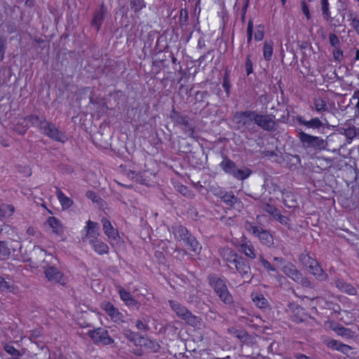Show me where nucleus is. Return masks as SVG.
I'll return each mask as SVG.
<instances>
[{"mask_svg":"<svg viewBox=\"0 0 359 359\" xmlns=\"http://www.w3.org/2000/svg\"><path fill=\"white\" fill-rule=\"evenodd\" d=\"M344 135L351 141H352L357 135V130L354 126H349L344 130Z\"/></svg>","mask_w":359,"mask_h":359,"instance_id":"nucleus-47","label":"nucleus"},{"mask_svg":"<svg viewBox=\"0 0 359 359\" xmlns=\"http://www.w3.org/2000/svg\"><path fill=\"white\" fill-rule=\"evenodd\" d=\"M290 310V318L296 323L306 320L310 316L305 309L295 303H290L288 306Z\"/></svg>","mask_w":359,"mask_h":359,"instance_id":"nucleus-13","label":"nucleus"},{"mask_svg":"<svg viewBox=\"0 0 359 359\" xmlns=\"http://www.w3.org/2000/svg\"><path fill=\"white\" fill-rule=\"evenodd\" d=\"M88 335L96 344L111 345L114 342V340L109 336L108 331L102 327L89 330Z\"/></svg>","mask_w":359,"mask_h":359,"instance_id":"nucleus-8","label":"nucleus"},{"mask_svg":"<svg viewBox=\"0 0 359 359\" xmlns=\"http://www.w3.org/2000/svg\"><path fill=\"white\" fill-rule=\"evenodd\" d=\"M263 57L269 62L271 60L273 54V41L266 40L263 43Z\"/></svg>","mask_w":359,"mask_h":359,"instance_id":"nucleus-30","label":"nucleus"},{"mask_svg":"<svg viewBox=\"0 0 359 359\" xmlns=\"http://www.w3.org/2000/svg\"><path fill=\"white\" fill-rule=\"evenodd\" d=\"M208 91H197L195 95V99L198 101L202 102L206 97H208Z\"/></svg>","mask_w":359,"mask_h":359,"instance_id":"nucleus-60","label":"nucleus"},{"mask_svg":"<svg viewBox=\"0 0 359 359\" xmlns=\"http://www.w3.org/2000/svg\"><path fill=\"white\" fill-rule=\"evenodd\" d=\"M39 130L54 141L65 143L68 140V137L63 132L58 130L53 123L46 119L41 123Z\"/></svg>","mask_w":359,"mask_h":359,"instance_id":"nucleus-5","label":"nucleus"},{"mask_svg":"<svg viewBox=\"0 0 359 359\" xmlns=\"http://www.w3.org/2000/svg\"><path fill=\"white\" fill-rule=\"evenodd\" d=\"M47 223L56 234H60L63 232V226L60 221L55 217H49L47 219Z\"/></svg>","mask_w":359,"mask_h":359,"instance_id":"nucleus-33","label":"nucleus"},{"mask_svg":"<svg viewBox=\"0 0 359 359\" xmlns=\"http://www.w3.org/2000/svg\"><path fill=\"white\" fill-rule=\"evenodd\" d=\"M245 228L248 231L257 236L262 244L270 245L273 243V238L269 231L264 230L261 226L251 223H248Z\"/></svg>","mask_w":359,"mask_h":359,"instance_id":"nucleus-9","label":"nucleus"},{"mask_svg":"<svg viewBox=\"0 0 359 359\" xmlns=\"http://www.w3.org/2000/svg\"><path fill=\"white\" fill-rule=\"evenodd\" d=\"M264 210L271 215L274 219L280 214V211L274 205L267 203L264 208Z\"/></svg>","mask_w":359,"mask_h":359,"instance_id":"nucleus-45","label":"nucleus"},{"mask_svg":"<svg viewBox=\"0 0 359 359\" xmlns=\"http://www.w3.org/2000/svg\"><path fill=\"white\" fill-rule=\"evenodd\" d=\"M296 121L299 125L304 126L309 129L318 130L323 127V123L318 117L306 121L303 116L299 115L297 116Z\"/></svg>","mask_w":359,"mask_h":359,"instance_id":"nucleus-20","label":"nucleus"},{"mask_svg":"<svg viewBox=\"0 0 359 359\" xmlns=\"http://www.w3.org/2000/svg\"><path fill=\"white\" fill-rule=\"evenodd\" d=\"M100 306L114 323L120 324L124 321L123 315L110 302L104 301Z\"/></svg>","mask_w":359,"mask_h":359,"instance_id":"nucleus-12","label":"nucleus"},{"mask_svg":"<svg viewBox=\"0 0 359 359\" xmlns=\"http://www.w3.org/2000/svg\"><path fill=\"white\" fill-rule=\"evenodd\" d=\"M208 280L210 287L213 289L220 301L227 305L233 304V297L229 292L226 281L224 279L215 274H210Z\"/></svg>","mask_w":359,"mask_h":359,"instance_id":"nucleus-1","label":"nucleus"},{"mask_svg":"<svg viewBox=\"0 0 359 359\" xmlns=\"http://www.w3.org/2000/svg\"><path fill=\"white\" fill-rule=\"evenodd\" d=\"M179 125L184 126V132L189 137H193L195 130L194 127L189 123V118L187 116H180L177 119Z\"/></svg>","mask_w":359,"mask_h":359,"instance_id":"nucleus-29","label":"nucleus"},{"mask_svg":"<svg viewBox=\"0 0 359 359\" xmlns=\"http://www.w3.org/2000/svg\"><path fill=\"white\" fill-rule=\"evenodd\" d=\"M276 220L278 221L282 224H287L289 219L288 217L283 216L281 212L278 215V216L275 219Z\"/></svg>","mask_w":359,"mask_h":359,"instance_id":"nucleus-62","label":"nucleus"},{"mask_svg":"<svg viewBox=\"0 0 359 359\" xmlns=\"http://www.w3.org/2000/svg\"><path fill=\"white\" fill-rule=\"evenodd\" d=\"M11 255V250L6 241H0V257L2 259H8Z\"/></svg>","mask_w":359,"mask_h":359,"instance_id":"nucleus-38","label":"nucleus"},{"mask_svg":"<svg viewBox=\"0 0 359 359\" xmlns=\"http://www.w3.org/2000/svg\"><path fill=\"white\" fill-rule=\"evenodd\" d=\"M233 268L236 270L237 273H238L243 278L251 279L252 273L250 264L242 256H241L236 263L232 266V269Z\"/></svg>","mask_w":359,"mask_h":359,"instance_id":"nucleus-16","label":"nucleus"},{"mask_svg":"<svg viewBox=\"0 0 359 359\" xmlns=\"http://www.w3.org/2000/svg\"><path fill=\"white\" fill-rule=\"evenodd\" d=\"M135 327L140 331L147 332L149 330V327L147 324L144 323L142 320H137L135 322Z\"/></svg>","mask_w":359,"mask_h":359,"instance_id":"nucleus-59","label":"nucleus"},{"mask_svg":"<svg viewBox=\"0 0 359 359\" xmlns=\"http://www.w3.org/2000/svg\"><path fill=\"white\" fill-rule=\"evenodd\" d=\"M255 112L254 110L236 111L234 114V121L241 127L250 128L255 124Z\"/></svg>","mask_w":359,"mask_h":359,"instance_id":"nucleus-10","label":"nucleus"},{"mask_svg":"<svg viewBox=\"0 0 359 359\" xmlns=\"http://www.w3.org/2000/svg\"><path fill=\"white\" fill-rule=\"evenodd\" d=\"M300 263L306 268L309 273L313 275L320 281L325 280L327 275L323 270L316 259L310 254H301L299 257Z\"/></svg>","mask_w":359,"mask_h":359,"instance_id":"nucleus-3","label":"nucleus"},{"mask_svg":"<svg viewBox=\"0 0 359 359\" xmlns=\"http://www.w3.org/2000/svg\"><path fill=\"white\" fill-rule=\"evenodd\" d=\"M342 344V342L336 340V339H331L327 341L326 345L328 348L335 350V351H339L340 346Z\"/></svg>","mask_w":359,"mask_h":359,"instance_id":"nucleus-52","label":"nucleus"},{"mask_svg":"<svg viewBox=\"0 0 359 359\" xmlns=\"http://www.w3.org/2000/svg\"><path fill=\"white\" fill-rule=\"evenodd\" d=\"M56 196L62 208L67 209L72 206L73 201L67 196L60 189H57Z\"/></svg>","mask_w":359,"mask_h":359,"instance_id":"nucleus-32","label":"nucleus"},{"mask_svg":"<svg viewBox=\"0 0 359 359\" xmlns=\"http://www.w3.org/2000/svg\"><path fill=\"white\" fill-rule=\"evenodd\" d=\"M253 35V22L252 20H250L247 25V42L248 44L251 43L252 41Z\"/></svg>","mask_w":359,"mask_h":359,"instance_id":"nucleus-50","label":"nucleus"},{"mask_svg":"<svg viewBox=\"0 0 359 359\" xmlns=\"http://www.w3.org/2000/svg\"><path fill=\"white\" fill-rule=\"evenodd\" d=\"M245 68L247 76L253 73V63L250 55H248L245 57Z\"/></svg>","mask_w":359,"mask_h":359,"instance_id":"nucleus-48","label":"nucleus"},{"mask_svg":"<svg viewBox=\"0 0 359 359\" xmlns=\"http://www.w3.org/2000/svg\"><path fill=\"white\" fill-rule=\"evenodd\" d=\"M333 57L334 60L340 62L343 58V51L341 49L338 48H334L332 52Z\"/></svg>","mask_w":359,"mask_h":359,"instance_id":"nucleus-57","label":"nucleus"},{"mask_svg":"<svg viewBox=\"0 0 359 359\" xmlns=\"http://www.w3.org/2000/svg\"><path fill=\"white\" fill-rule=\"evenodd\" d=\"M25 121L29 123L32 126H37L39 129V126H41V123L43 120H41L39 117L36 115H29L25 117Z\"/></svg>","mask_w":359,"mask_h":359,"instance_id":"nucleus-39","label":"nucleus"},{"mask_svg":"<svg viewBox=\"0 0 359 359\" xmlns=\"http://www.w3.org/2000/svg\"><path fill=\"white\" fill-rule=\"evenodd\" d=\"M259 101L261 103H263L264 104H267L270 102L269 97L266 93L262 94V95H259Z\"/></svg>","mask_w":359,"mask_h":359,"instance_id":"nucleus-63","label":"nucleus"},{"mask_svg":"<svg viewBox=\"0 0 359 359\" xmlns=\"http://www.w3.org/2000/svg\"><path fill=\"white\" fill-rule=\"evenodd\" d=\"M118 294L121 299L125 303H128L133 300L130 292L124 288H120L118 290Z\"/></svg>","mask_w":359,"mask_h":359,"instance_id":"nucleus-42","label":"nucleus"},{"mask_svg":"<svg viewBox=\"0 0 359 359\" xmlns=\"http://www.w3.org/2000/svg\"><path fill=\"white\" fill-rule=\"evenodd\" d=\"M180 13L179 23L182 27L185 26L189 19L188 10L187 8H181Z\"/></svg>","mask_w":359,"mask_h":359,"instance_id":"nucleus-46","label":"nucleus"},{"mask_svg":"<svg viewBox=\"0 0 359 359\" xmlns=\"http://www.w3.org/2000/svg\"><path fill=\"white\" fill-rule=\"evenodd\" d=\"M183 243L187 245L191 251L195 253H199L201 250V246L199 242L192 234L187 238L186 241L183 242Z\"/></svg>","mask_w":359,"mask_h":359,"instance_id":"nucleus-31","label":"nucleus"},{"mask_svg":"<svg viewBox=\"0 0 359 359\" xmlns=\"http://www.w3.org/2000/svg\"><path fill=\"white\" fill-rule=\"evenodd\" d=\"M29 126L27 125L24 126L19 123H16L14 126V130L16 131L20 135H24L26 133Z\"/></svg>","mask_w":359,"mask_h":359,"instance_id":"nucleus-55","label":"nucleus"},{"mask_svg":"<svg viewBox=\"0 0 359 359\" xmlns=\"http://www.w3.org/2000/svg\"><path fill=\"white\" fill-rule=\"evenodd\" d=\"M321 9L323 18L326 20H328L331 15L329 8L328 0H321Z\"/></svg>","mask_w":359,"mask_h":359,"instance_id":"nucleus-40","label":"nucleus"},{"mask_svg":"<svg viewBox=\"0 0 359 359\" xmlns=\"http://www.w3.org/2000/svg\"><path fill=\"white\" fill-rule=\"evenodd\" d=\"M15 212V208L12 205L4 204L0 207V220L6 217L11 216Z\"/></svg>","mask_w":359,"mask_h":359,"instance_id":"nucleus-34","label":"nucleus"},{"mask_svg":"<svg viewBox=\"0 0 359 359\" xmlns=\"http://www.w3.org/2000/svg\"><path fill=\"white\" fill-rule=\"evenodd\" d=\"M311 109L321 115H323L325 112L329 111V108L326 100L320 97H314L313 99V107Z\"/></svg>","mask_w":359,"mask_h":359,"instance_id":"nucleus-26","label":"nucleus"},{"mask_svg":"<svg viewBox=\"0 0 359 359\" xmlns=\"http://www.w3.org/2000/svg\"><path fill=\"white\" fill-rule=\"evenodd\" d=\"M350 26L355 30V32L359 36V20L358 19L357 16H355L354 18H351Z\"/></svg>","mask_w":359,"mask_h":359,"instance_id":"nucleus-58","label":"nucleus"},{"mask_svg":"<svg viewBox=\"0 0 359 359\" xmlns=\"http://www.w3.org/2000/svg\"><path fill=\"white\" fill-rule=\"evenodd\" d=\"M92 249L99 255H107L109 251L108 245L100 238L95 239L89 243Z\"/></svg>","mask_w":359,"mask_h":359,"instance_id":"nucleus-24","label":"nucleus"},{"mask_svg":"<svg viewBox=\"0 0 359 359\" xmlns=\"http://www.w3.org/2000/svg\"><path fill=\"white\" fill-rule=\"evenodd\" d=\"M106 13L107 9L104 3H102L100 5L99 8L93 13L90 24L92 27L96 29L97 32L100 31Z\"/></svg>","mask_w":359,"mask_h":359,"instance_id":"nucleus-19","label":"nucleus"},{"mask_svg":"<svg viewBox=\"0 0 359 359\" xmlns=\"http://www.w3.org/2000/svg\"><path fill=\"white\" fill-rule=\"evenodd\" d=\"M169 304L176 315L184 320L188 325L193 327H199L201 325V318L192 314L185 306L174 300H169Z\"/></svg>","mask_w":359,"mask_h":359,"instance_id":"nucleus-4","label":"nucleus"},{"mask_svg":"<svg viewBox=\"0 0 359 359\" xmlns=\"http://www.w3.org/2000/svg\"><path fill=\"white\" fill-rule=\"evenodd\" d=\"M177 191L180 192L184 196L188 198H192L194 196V194L191 189H189L187 186L183 184H179L175 187Z\"/></svg>","mask_w":359,"mask_h":359,"instance_id":"nucleus-41","label":"nucleus"},{"mask_svg":"<svg viewBox=\"0 0 359 359\" xmlns=\"http://www.w3.org/2000/svg\"><path fill=\"white\" fill-rule=\"evenodd\" d=\"M222 259L226 262L228 267L232 269V266L236 263L238 258L241 257L234 250L231 248H223L220 253Z\"/></svg>","mask_w":359,"mask_h":359,"instance_id":"nucleus-21","label":"nucleus"},{"mask_svg":"<svg viewBox=\"0 0 359 359\" xmlns=\"http://www.w3.org/2000/svg\"><path fill=\"white\" fill-rule=\"evenodd\" d=\"M251 297L255 305L259 309H266L269 306L268 300L261 292H253L251 294Z\"/></svg>","mask_w":359,"mask_h":359,"instance_id":"nucleus-27","label":"nucleus"},{"mask_svg":"<svg viewBox=\"0 0 359 359\" xmlns=\"http://www.w3.org/2000/svg\"><path fill=\"white\" fill-rule=\"evenodd\" d=\"M172 232L174 238L178 241L184 242L191 233L188 229L182 224H175L172 226Z\"/></svg>","mask_w":359,"mask_h":359,"instance_id":"nucleus-22","label":"nucleus"},{"mask_svg":"<svg viewBox=\"0 0 359 359\" xmlns=\"http://www.w3.org/2000/svg\"><path fill=\"white\" fill-rule=\"evenodd\" d=\"M312 302H315V304L320 308L331 310L333 309L334 313H340V306L334 305L332 302H327L323 297H311Z\"/></svg>","mask_w":359,"mask_h":359,"instance_id":"nucleus-25","label":"nucleus"},{"mask_svg":"<svg viewBox=\"0 0 359 359\" xmlns=\"http://www.w3.org/2000/svg\"><path fill=\"white\" fill-rule=\"evenodd\" d=\"M273 114H263L255 112V121L258 127L267 132H274L278 128V124Z\"/></svg>","mask_w":359,"mask_h":359,"instance_id":"nucleus-7","label":"nucleus"},{"mask_svg":"<svg viewBox=\"0 0 359 359\" xmlns=\"http://www.w3.org/2000/svg\"><path fill=\"white\" fill-rule=\"evenodd\" d=\"M130 6L134 13H137L146 7L144 0H130Z\"/></svg>","mask_w":359,"mask_h":359,"instance_id":"nucleus-37","label":"nucleus"},{"mask_svg":"<svg viewBox=\"0 0 359 359\" xmlns=\"http://www.w3.org/2000/svg\"><path fill=\"white\" fill-rule=\"evenodd\" d=\"M336 287L341 292L348 295H356L357 289L351 284L346 282L343 279L337 278L334 281Z\"/></svg>","mask_w":359,"mask_h":359,"instance_id":"nucleus-23","label":"nucleus"},{"mask_svg":"<svg viewBox=\"0 0 359 359\" xmlns=\"http://www.w3.org/2000/svg\"><path fill=\"white\" fill-rule=\"evenodd\" d=\"M298 138L304 147L320 151L325 148V141L320 137L313 136L304 131L298 133Z\"/></svg>","mask_w":359,"mask_h":359,"instance_id":"nucleus-6","label":"nucleus"},{"mask_svg":"<svg viewBox=\"0 0 359 359\" xmlns=\"http://www.w3.org/2000/svg\"><path fill=\"white\" fill-rule=\"evenodd\" d=\"M264 37V26L262 24L256 26V32L255 34V40L256 41H261Z\"/></svg>","mask_w":359,"mask_h":359,"instance_id":"nucleus-43","label":"nucleus"},{"mask_svg":"<svg viewBox=\"0 0 359 359\" xmlns=\"http://www.w3.org/2000/svg\"><path fill=\"white\" fill-rule=\"evenodd\" d=\"M352 99H357L358 101L355 104V108L357 111L359 112V89L354 92L353 95H352Z\"/></svg>","mask_w":359,"mask_h":359,"instance_id":"nucleus-64","label":"nucleus"},{"mask_svg":"<svg viewBox=\"0 0 359 359\" xmlns=\"http://www.w3.org/2000/svg\"><path fill=\"white\" fill-rule=\"evenodd\" d=\"M4 351L12 356L13 359H19L22 354L16 349L13 345L11 344H6L4 346Z\"/></svg>","mask_w":359,"mask_h":359,"instance_id":"nucleus-36","label":"nucleus"},{"mask_svg":"<svg viewBox=\"0 0 359 359\" xmlns=\"http://www.w3.org/2000/svg\"><path fill=\"white\" fill-rule=\"evenodd\" d=\"M12 286L11 284L5 280V279L0 276V291H11Z\"/></svg>","mask_w":359,"mask_h":359,"instance_id":"nucleus-56","label":"nucleus"},{"mask_svg":"<svg viewBox=\"0 0 359 359\" xmlns=\"http://www.w3.org/2000/svg\"><path fill=\"white\" fill-rule=\"evenodd\" d=\"M102 224L103 232L107 237L109 243L116 242L120 239L119 232L116 228H114L109 219L106 217H103L101 219Z\"/></svg>","mask_w":359,"mask_h":359,"instance_id":"nucleus-14","label":"nucleus"},{"mask_svg":"<svg viewBox=\"0 0 359 359\" xmlns=\"http://www.w3.org/2000/svg\"><path fill=\"white\" fill-rule=\"evenodd\" d=\"M83 229L86 231L85 237L83 238V240H86L90 243L99 238V225L97 222L90 219L88 220Z\"/></svg>","mask_w":359,"mask_h":359,"instance_id":"nucleus-17","label":"nucleus"},{"mask_svg":"<svg viewBox=\"0 0 359 359\" xmlns=\"http://www.w3.org/2000/svg\"><path fill=\"white\" fill-rule=\"evenodd\" d=\"M300 7L302 13L304 15L306 19L309 20L311 19V15L309 10V6L306 0H302L300 1Z\"/></svg>","mask_w":359,"mask_h":359,"instance_id":"nucleus-44","label":"nucleus"},{"mask_svg":"<svg viewBox=\"0 0 359 359\" xmlns=\"http://www.w3.org/2000/svg\"><path fill=\"white\" fill-rule=\"evenodd\" d=\"M219 166L224 173L241 181L246 180L252 174V170L248 168L244 167L241 169L238 168L236 163L227 156H224L223 158L222 161L219 163Z\"/></svg>","mask_w":359,"mask_h":359,"instance_id":"nucleus-2","label":"nucleus"},{"mask_svg":"<svg viewBox=\"0 0 359 359\" xmlns=\"http://www.w3.org/2000/svg\"><path fill=\"white\" fill-rule=\"evenodd\" d=\"M351 346L342 343L340 346V350L339 351L341 352L344 354L348 355L349 352L351 351Z\"/></svg>","mask_w":359,"mask_h":359,"instance_id":"nucleus-61","label":"nucleus"},{"mask_svg":"<svg viewBox=\"0 0 359 359\" xmlns=\"http://www.w3.org/2000/svg\"><path fill=\"white\" fill-rule=\"evenodd\" d=\"M260 263L262 266L266 269L268 271L271 272H276V268L266 259H265L264 257L260 258Z\"/></svg>","mask_w":359,"mask_h":359,"instance_id":"nucleus-53","label":"nucleus"},{"mask_svg":"<svg viewBox=\"0 0 359 359\" xmlns=\"http://www.w3.org/2000/svg\"><path fill=\"white\" fill-rule=\"evenodd\" d=\"M281 269L286 276L297 283H302L304 284L308 282L306 278L303 277L302 273L291 262L285 264L282 266Z\"/></svg>","mask_w":359,"mask_h":359,"instance_id":"nucleus-15","label":"nucleus"},{"mask_svg":"<svg viewBox=\"0 0 359 359\" xmlns=\"http://www.w3.org/2000/svg\"><path fill=\"white\" fill-rule=\"evenodd\" d=\"M123 334L132 344L136 346L134 353L137 355H142L143 351L142 346L144 344V338L137 332H133L129 329L124 330Z\"/></svg>","mask_w":359,"mask_h":359,"instance_id":"nucleus-11","label":"nucleus"},{"mask_svg":"<svg viewBox=\"0 0 359 359\" xmlns=\"http://www.w3.org/2000/svg\"><path fill=\"white\" fill-rule=\"evenodd\" d=\"M221 198L230 208H233L238 200L232 192H226Z\"/></svg>","mask_w":359,"mask_h":359,"instance_id":"nucleus-35","label":"nucleus"},{"mask_svg":"<svg viewBox=\"0 0 359 359\" xmlns=\"http://www.w3.org/2000/svg\"><path fill=\"white\" fill-rule=\"evenodd\" d=\"M333 330L336 332V333L339 336H349L351 331L348 328H345L343 326L337 325L336 327L333 328Z\"/></svg>","mask_w":359,"mask_h":359,"instance_id":"nucleus-51","label":"nucleus"},{"mask_svg":"<svg viewBox=\"0 0 359 359\" xmlns=\"http://www.w3.org/2000/svg\"><path fill=\"white\" fill-rule=\"evenodd\" d=\"M329 41L330 45L334 48L339 47V39L334 33H331L329 34Z\"/></svg>","mask_w":359,"mask_h":359,"instance_id":"nucleus-54","label":"nucleus"},{"mask_svg":"<svg viewBox=\"0 0 359 359\" xmlns=\"http://www.w3.org/2000/svg\"><path fill=\"white\" fill-rule=\"evenodd\" d=\"M222 87L226 93V96L229 97L230 95L231 83L227 73H226L223 76Z\"/></svg>","mask_w":359,"mask_h":359,"instance_id":"nucleus-49","label":"nucleus"},{"mask_svg":"<svg viewBox=\"0 0 359 359\" xmlns=\"http://www.w3.org/2000/svg\"><path fill=\"white\" fill-rule=\"evenodd\" d=\"M44 273L46 278L50 282L60 283L62 285L66 284L64 274L53 266L47 267L44 271Z\"/></svg>","mask_w":359,"mask_h":359,"instance_id":"nucleus-18","label":"nucleus"},{"mask_svg":"<svg viewBox=\"0 0 359 359\" xmlns=\"http://www.w3.org/2000/svg\"><path fill=\"white\" fill-rule=\"evenodd\" d=\"M239 250L252 259L256 258L254 246L250 241H243L240 244Z\"/></svg>","mask_w":359,"mask_h":359,"instance_id":"nucleus-28","label":"nucleus"}]
</instances>
